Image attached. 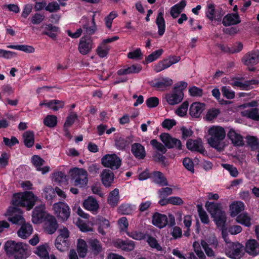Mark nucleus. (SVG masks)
I'll list each match as a JSON object with an SVG mask.
<instances>
[{"mask_svg":"<svg viewBox=\"0 0 259 259\" xmlns=\"http://www.w3.org/2000/svg\"><path fill=\"white\" fill-rule=\"evenodd\" d=\"M243 245L239 242L230 243L225 249V254L232 259H240L242 256Z\"/></svg>","mask_w":259,"mask_h":259,"instance_id":"0eeeda50","label":"nucleus"},{"mask_svg":"<svg viewBox=\"0 0 259 259\" xmlns=\"http://www.w3.org/2000/svg\"><path fill=\"white\" fill-rule=\"evenodd\" d=\"M110 49L109 46L101 42L97 47L96 52L100 58H104L108 55Z\"/></svg>","mask_w":259,"mask_h":259,"instance_id":"79ce46f5","label":"nucleus"},{"mask_svg":"<svg viewBox=\"0 0 259 259\" xmlns=\"http://www.w3.org/2000/svg\"><path fill=\"white\" fill-rule=\"evenodd\" d=\"M34 135L33 132L31 131H26L23 134L24 143L27 147H31L34 142Z\"/></svg>","mask_w":259,"mask_h":259,"instance_id":"ea45409f","label":"nucleus"},{"mask_svg":"<svg viewBox=\"0 0 259 259\" xmlns=\"http://www.w3.org/2000/svg\"><path fill=\"white\" fill-rule=\"evenodd\" d=\"M45 19V16L40 13H35L31 17V22L33 24H39Z\"/></svg>","mask_w":259,"mask_h":259,"instance_id":"052dcab7","label":"nucleus"},{"mask_svg":"<svg viewBox=\"0 0 259 259\" xmlns=\"http://www.w3.org/2000/svg\"><path fill=\"white\" fill-rule=\"evenodd\" d=\"M50 246L49 243H45L36 247L34 253L40 259H50Z\"/></svg>","mask_w":259,"mask_h":259,"instance_id":"aec40b11","label":"nucleus"},{"mask_svg":"<svg viewBox=\"0 0 259 259\" xmlns=\"http://www.w3.org/2000/svg\"><path fill=\"white\" fill-rule=\"evenodd\" d=\"M103 185L106 187H109L114 181V174L109 169H103L100 175Z\"/></svg>","mask_w":259,"mask_h":259,"instance_id":"4be33fe9","label":"nucleus"},{"mask_svg":"<svg viewBox=\"0 0 259 259\" xmlns=\"http://www.w3.org/2000/svg\"><path fill=\"white\" fill-rule=\"evenodd\" d=\"M184 96L182 90L177 89L175 88L174 91L165 95V99L168 105L174 106L181 102Z\"/></svg>","mask_w":259,"mask_h":259,"instance_id":"9b49d317","label":"nucleus"},{"mask_svg":"<svg viewBox=\"0 0 259 259\" xmlns=\"http://www.w3.org/2000/svg\"><path fill=\"white\" fill-rule=\"evenodd\" d=\"M127 57L128 58L131 59L138 60L142 58L143 54L141 52V49L138 48L133 51L130 52L127 54Z\"/></svg>","mask_w":259,"mask_h":259,"instance_id":"bf43d9fd","label":"nucleus"},{"mask_svg":"<svg viewBox=\"0 0 259 259\" xmlns=\"http://www.w3.org/2000/svg\"><path fill=\"white\" fill-rule=\"evenodd\" d=\"M59 9L60 5L56 2H52L49 3L45 8V10L50 13L56 12Z\"/></svg>","mask_w":259,"mask_h":259,"instance_id":"774afa93","label":"nucleus"},{"mask_svg":"<svg viewBox=\"0 0 259 259\" xmlns=\"http://www.w3.org/2000/svg\"><path fill=\"white\" fill-rule=\"evenodd\" d=\"M52 209L54 215L61 222H65L70 216V209L65 202L59 201L54 203Z\"/></svg>","mask_w":259,"mask_h":259,"instance_id":"39448f33","label":"nucleus"},{"mask_svg":"<svg viewBox=\"0 0 259 259\" xmlns=\"http://www.w3.org/2000/svg\"><path fill=\"white\" fill-rule=\"evenodd\" d=\"M127 235L131 238L137 240H141L145 238L146 234L140 231L134 230L127 232Z\"/></svg>","mask_w":259,"mask_h":259,"instance_id":"09e8293b","label":"nucleus"},{"mask_svg":"<svg viewBox=\"0 0 259 259\" xmlns=\"http://www.w3.org/2000/svg\"><path fill=\"white\" fill-rule=\"evenodd\" d=\"M40 106H46L54 111H57L64 107V103L62 101L57 100H45L40 102Z\"/></svg>","mask_w":259,"mask_h":259,"instance_id":"412c9836","label":"nucleus"},{"mask_svg":"<svg viewBox=\"0 0 259 259\" xmlns=\"http://www.w3.org/2000/svg\"><path fill=\"white\" fill-rule=\"evenodd\" d=\"M94 48V45L90 37L84 36L80 39L78 50L81 54L85 55L89 54Z\"/></svg>","mask_w":259,"mask_h":259,"instance_id":"f8f14e48","label":"nucleus"},{"mask_svg":"<svg viewBox=\"0 0 259 259\" xmlns=\"http://www.w3.org/2000/svg\"><path fill=\"white\" fill-rule=\"evenodd\" d=\"M207 143L218 151H223L226 146L224 141L226 136L224 128L219 125H211L207 131Z\"/></svg>","mask_w":259,"mask_h":259,"instance_id":"f257e3e1","label":"nucleus"},{"mask_svg":"<svg viewBox=\"0 0 259 259\" xmlns=\"http://www.w3.org/2000/svg\"><path fill=\"white\" fill-rule=\"evenodd\" d=\"M77 251L80 257H84L86 256L88 251V246L84 240L79 239L77 240Z\"/></svg>","mask_w":259,"mask_h":259,"instance_id":"4c0bfd02","label":"nucleus"},{"mask_svg":"<svg viewBox=\"0 0 259 259\" xmlns=\"http://www.w3.org/2000/svg\"><path fill=\"white\" fill-rule=\"evenodd\" d=\"M198 212L201 222L205 224H207L209 222V219L206 212L203 209L202 207L197 206Z\"/></svg>","mask_w":259,"mask_h":259,"instance_id":"5fc2aeb1","label":"nucleus"},{"mask_svg":"<svg viewBox=\"0 0 259 259\" xmlns=\"http://www.w3.org/2000/svg\"><path fill=\"white\" fill-rule=\"evenodd\" d=\"M131 151L134 155L138 159H143L146 156L145 148L141 144H133Z\"/></svg>","mask_w":259,"mask_h":259,"instance_id":"c85d7f7f","label":"nucleus"},{"mask_svg":"<svg viewBox=\"0 0 259 259\" xmlns=\"http://www.w3.org/2000/svg\"><path fill=\"white\" fill-rule=\"evenodd\" d=\"M156 24L158 27V34L160 36H161L164 34L165 31V22L162 11L159 12L156 19Z\"/></svg>","mask_w":259,"mask_h":259,"instance_id":"c756f323","label":"nucleus"},{"mask_svg":"<svg viewBox=\"0 0 259 259\" xmlns=\"http://www.w3.org/2000/svg\"><path fill=\"white\" fill-rule=\"evenodd\" d=\"M244 209V203L240 201H235L230 205V214L231 217H235Z\"/></svg>","mask_w":259,"mask_h":259,"instance_id":"2f4dec72","label":"nucleus"},{"mask_svg":"<svg viewBox=\"0 0 259 259\" xmlns=\"http://www.w3.org/2000/svg\"><path fill=\"white\" fill-rule=\"evenodd\" d=\"M163 51L162 49L157 50L148 55L146 60L147 62H152L157 59L162 54Z\"/></svg>","mask_w":259,"mask_h":259,"instance_id":"4d7b16f0","label":"nucleus"},{"mask_svg":"<svg viewBox=\"0 0 259 259\" xmlns=\"http://www.w3.org/2000/svg\"><path fill=\"white\" fill-rule=\"evenodd\" d=\"M160 138L165 146L169 149L176 148L181 149L182 148L181 141L178 139L172 138L168 134L163 133L161 134Z\"/></svg>","mask_w":259,"mask_h":259,"instance_id":"4468645a","label":"nucleus"},{"mask_svg":"<svg viewBox=\"0 0 259 259\" xmlns=\"http://www.w3.org/2000/svg\"><path fill=\"white\" fill-rule=\"evenodd\" d=\"M242 115L254 120L259 119L258 111L255 109L245 110L242 112Z\"/></svg>","mask_w":259,"mask_h":259,"instance_id":"864d4df0","label":"nucleus"},{"mask_svg":"<svg viewBox=\"0 0 259 259\" xmlns=\"http://www.w3.org/2000/svg\"><path fill=\"white\" fill-rule=\"evenodd\" d=\"M55 246L57 249L60 251H65L68 249V241L64 239H61L60 241H58V239L56 238L55 241Z\"/></svg>","mask_w":259,"mask_h":259,"instance_id":"8fccbe9b","label":"nucleus"},{"mask_svg":"<svg viewBox=\"0 0 259 259\" xmlns=\"http://www.w3.org/2000/svg\"><path fill=\"white\" fill-rule=\"evenodd\" d=\"M5 215L13 224L21 225L25 223V219L22 216V211L15 207H9Z\"/></svg>","mask_w":259,"mask_h":259,"instance_id":"6e6552de","label":"nucleus"},{"mask_svg":"<svg viewBox=\"0 0 259 259\" xmlns=\"http://www.w3.org/2000/svg\"><path fill=\"white\" fill-rule=\"evenodd\" d=\"M205 208L210 213L218 227H224L226 217L225 212L222 210L221 204L213 202L207 201L205 204Z\"/></svg>","mask_w":259,"mask_h":259,"instance_id":"20e7f679","label":"nucleus"},{"mask_svg":"<svg viewBox=\"0 0 259 259\" xmlns=\"http://www.w3.org/2000/svg\"><path fill=\"white\" fill-rule=\"evenodd\" d=\"M243 63L247 66L248 69L253 71V66L259 63V50L248 52L242 58Z\"/></svg>","mask_w":259,"mask_h":259,"instance_id":"9d476101","label":"nucleus"},{"mask_svg":"<svg viewBox=\"0 0 259 259\" xmlns=\"http://www.w3.org/2000/svg\"><path fill=\"white\" fill-rule=\"evenodd\" d=\"M240 22L239 16L237 13H230L223 19L222 23L225 26L236 25Z\"/></svg>","mask_w":259,"mask_h":259,"instance_id":"393cba45","label":"nucleus"},{"mask_svg":"<svg viewBox=\"0 0 259 259\" xmlns=\"http://www.w3.org/2000/svg\"><path fill=\"white\" fill-rule=\"evenodd\" d=\"M74 185L80 188L85 187L88 183L87 171L83 168H74L71 170Z\"/></svg>","mask_w":259,"mask_h":259,"instance_id":"423d86ee","label":"nucleus"},{"mask_svg":"<svg viewBox=\"0 0 259 259\" xmlns=\"http://www.w3.org/2000/svg\"><path fill=\"white\" fill-rule=\"evenodd\" d=\"M173 83L172 80L169 77H162L157 80L153 86L159 90H164Z\"/></svg>","mask_w":259,"mask_h":259,"instance_id":"72a5a7b5","label":"nucleus"},{"mask_svg":"<svg viewBox=\"0 0 259 259\" xmlns=\"http://www.w3.org/2000/svg\"><path fill=\"white\" fill-rule=\"evenodd\" d=\"M205 104L200 102L192 103L189 109L190 115L195 118L199 117L205 109Z\"/></svg>","mask_w":259,"mask_h":259,"instance_id":"b1692460","label":"nucleus"},{"mask_svg":"<svg viewBox=\"0 0 259 259\" xmlns=\"http://www.w3.org/2000/svg\"><path fill=\"white\" fill-rule=\"evenodd\" d=\"M77 119V115L74 112H71L67 117L64 125V128L66 131L72 125L75 121Z\"/></svg>","mask_w":259,"mask_h":259,"instance_id":"a19ab883","label":"nucleus"},{"mask_svg":"<svg viewBox=\"0 0 259 259\" xmlns=\"http://www.w3.org/2000/svg\"><path fill=\"white\" fill-rule=\"evenodd\" d=\"M45 204L41 203L35 207L32 211V221L34 224H40L45 220L47 215L49 214L45 211Z\"/></svg>","mask_w":259,"mask_h":259,"instance_id":"ddd939ff","label":"nucleus"},{"mask_svg":"<svg viewBox=\"0 0 259 259\" xmlns=\"http://www.w3.org/2000/svg\"><path fill=\"white\" fill-rule=\"evenodd\" d=\"M83 208L91 211L93 214H97L99 209V204L98 201L93 196H89L82 202Z\"/></svg>","mask_w":259,"mask_h":259,"instance_id":"a211bd4d","label":"nucleus"},{"mask_svg":"<svg viewBox=\"0 0 259 259\" xmlns=\"http://www.w3.org/2000/svg\"><path fill=\"white\" fill-rule=\"evenodd\" d=\"M189 106L188 101L184 102L175 111V113L180 117L186 115Z\"/></svg>","mask_w":259,"mask_h":259,"instance_id":"c03bdc74","label":"nucleus"},{"mask_svg":"<svg viewBox=\"0 0 259 259\" xmlns=\"http://www.w3.org/2000/svg\"><path fill=\"white\" fill-rule=\"evenodd\" d=\"M44 195L45 198L48 200H52L55 197V191L52 186H47L44 188Z\"/></svg>","mask_w":259,"mask_h":259,"instance_id":"3c124183","label":"nucleus"},{"mask_svg":"<svg viewBox=\"0 0 259 259\" xmlns=\"http://www.w3.org/2000/svg\"><path fill=\"white\" fill-rule=\"evenodd\" d=\"M38 200V198L32 192L26 191L14 194L12 202L14 205L24 207L29 210Z\"/></svg>","mask_w":259,"mask_h":259,"instance_id":"7ed1b4c3","label":"nucleus"},{"mask_svg":"<svg viewBox=\"0 0 259 259\" xmlns=\"http://www.w3.org/2000/svg\"><path fill=\"white\" fill-rule=\"evenodd\" d=\"M101 164L105 167L117 169L121 165V159L115 154H107L102 157Z\"/></svg>","mask_w":259,"mask_h":259,"instance_id":"1a4fd4ad","label":"nucleus"},{"mask_svg":"<svg viewBox=\"0 0 259 259\" xmlns=\"http://www.w3.org/2000/svg\"><path fill=\"white\" fill-rule=\"evenodd\" d=\"M118 16L116 11L111 12L108 15L104 18L105 26L108 28L111 29L113 20Z\"/></svg>","mask_w":259,"mask_h":259,"instance_id":"de8ad7c7","label":"nucleus"},{"mask_svg":"<svg viewBox=\"0 0 259 259\" xmlns=\"http://www.w3.org/2000/svg\"><path fill=\"white\" fill-rule=\"evenodd\" d=\"M186 146L189 150L194 151L203 152L204 150L203 148L202 142L200 139L196 140L189 139L186 143Z\"/></svg>","mask_w":259,"mask_h":259,"instance_id":"bb28decb","label":"nucleus"},{"mask_svg":"<svg viewBox=\"0 0 259 259\" xmlns=\"http://www.w3.org/2000/svg\"><path fill=\"white\" fill-rule=\"evenodd\" d=\"M110 227V223L108 220L102 219L100 222L98 231L102 235L106 234L105 230Z\"/></svg>","mask_w":259,"mask_h":259,"instance_id":"603ef678","label":"nucleus"},{"mask_svg":"<svg viewBox=\"0 0 259 259\" xmlns=\"http://www.w3.org/2000/svg\"><path fill=\"white\" fill-rule=\"evenodd\" d=\"M222 94L228 99H232L235 97V92L229 87L224 86L221 89Z\"/></svg>","mask_w":259,"mask_h":259,"instance_id":"6e6d98bb","label":"nucleus"},{"mask_svg":"<svg viewBox=\"0 0 259 259\" xmlns=\"http://www.w3.org/2000/svg\"><path fill=\"white\" fill-rule=\"evenodd\" d=\"M57 123V118L55 115H47L44 119V123L49 127H54Z\"/></svg>","mask_w":259,"mask_h":259,"instance_id":"49530a36","label":"nucleus"},{"mask_svg":"<svg viewBox=\"0 0 259 259\" xmlns=\"http://www.w3.org/2000/svg\"><path fill=\"white\" fill-rule=\"evenodd\" d=\"M150 144L152 146L153 148L155 149L157 151H160L162 153H165L166 149L164 146H163L161 143L158 142L156 140H152L150 141Z\"/></svg>","mask_w":259,"mask_h":259,"instance_id":"13d9d810","label":"nucleus"},{"mask_svg":"<svg viewBox=\"0 0 259 259\" xmlns=\"http://www.w3.org/2000/svg\"><path fill=\"white\" fill-rule=\"evenodd\" d=\"M220 113V110L217 109H211L209 110L206 115L207 120L211 121L215 118Z\"/></svg>","mask_w":259,"mask_h":259,"instance_id":"338daca9","label":"nucleus"},{"mask_svg":"<svg viewBox=\"0 0 259 259\" xmlns=\"http://www.w3.org/2000/svg\"><path fill=\"white\" fill-rule=\"evenodd\" d=\"M31 162L37 169H40V166H42L45 161L38 155H33L31 158Z\"/></svg>","mask_w":259,"mask_h":259,"instance_id":"e2e57ef3","label":"nucleus"},{"mask_svg":"<svg viewBox=\"0 0 259 259\" xmlns=\"http://www.w3.org/2000/svg\"><path fill=\"white\" fill-rule=\"evenodd\" d=\"M205 13L206 17L210 21L213 20L220 21L224 15V13L221 9H215L214 5L212 4L207 5Z\"/></svg>","mask_w":259,"mask_h":259,"instance_id":"dca6fc26","label":"nucleus"},{"mask_svg":"<svg viewBox=\"0 0 259 259\" xmlns=\"http://www.w3.org/2000/svg\"><path fill=\"white\" fill-rule=\"evenodd\" d=\"M95 224V220L92 218L90 222L88 223L84 222L83 221L78 220L76 222V225L82 232L93 231L92 226Z\"/></svg>","mask_w":259,"mask_h":259,"instance_id":"473e14b6","label":"nucleus"},{"mask_svg":"<svg viewBox=\"0 0 259 259\" xmlns=\"http://www.w3.org/2000/svg\"><path fill=\"white\" fill-rule=\"evenodd\" d=\"M5 250L8 255L13 256L15 259H26L31 254L28 244L13 240H9L5 243Z\"/></svg>","mask_w":259,"mask_h":259,"instance_id":"f03ea898","label":"nucleus"},{"mask_svg":"<svg viewBox=\"0 0 259 259\" xmlns=\"http://www.w3.org/2000/svg\"><path fill=\"white\" fill-rule=\"evenodd\" d=\"M142 67L140 65H133L126 68H123L117 71L119 75H126L131 73H137L141 71Z\"/></svg>","mask_w":259,"mask_h":259,"instance_id":"7c9ffc66","label":"nucleus"},{"mask_svg":"<svg viewBox=\"0 0 259 259\" xmlns=\"http://www.w3.org/2000/svg\"><path fill=\"white\" fill-rule=\"evenodd\" d=\"M90 244L92 249L95 253H99L101 251L102 246L98 240L96 239L92 240L90 242Z\"/></svg>","mask_w":259,"mask_h":259,"instance_id":"69168bd1","label":"nucleus"},{"mask_svg":"<svg viewBox=\"0 0 259 259\" xmlns=\"http://www.w3.org/2000/svg\"><path fill=\"white\" fill-rule=\"evenodd\" d=\"M119 227L121 231L125 232L127 233V228L128 227V223L125 217H122L118 221Z\"/></svg>","mask_w":259,"mask_h":259,"instance_id":"0e129e2a","label":"nucleus"},{"mask_svg":"<svg viewBox=\"0 0 259 259\" xmlns=\"http://www.w3.org/2000/svg\"><path fill=\"white\" fill-rule=\"evenodd\" d=\"M119 200V190L118 189H115L109 195L108 198V204L111 206H115L117 205Z\"/></svg>","mask_w":259,"mask_h":259,"instance_id":"58836bf2","label":"nucleus"},{"mask_svg":"<svg viewBox=\"0 0 259 259\" xmlns=\"http://www.w3.org/2000/svg\"><path fill=\"white\" fill-rule=\"evenodd\" d=\"M245 250L249 255L255 256L259 254V243L255 239H249L245 243Z\"/></svg>","mask_w":259,"mask_h":259,"instance_id":"6ab92c4d","label":"nucleus"},{"mask_svg":"<svg viewBox=\"0 0 259 259\" xmlns=\"http://www.w3.org/2000/svg\"><path fill=\"white\" fill-rule=\"evenodd\" d=\"M236 221L246 227H249L251 225V219L246 213H241L236 218Z\"/></svg>","mask_w":259,"mask_h":259,"instance_id":"37998d69","label":"nucleus"},{"mask_svg":"<svg viewBox=\"0 0 259 259\" xmlns=\"http://www.w3.org/2000/svg\"><path fill=\"white\" fill-rule=\"evenodd\" d=\"M58 227V225L55 217L51 214L47 215L43 225L44 231L49 234H53Z\"/></svg>","mask_w":259,"mask_h":259,"instance_id":"2eb2a0df","label":"nucleus"},{"mask_svg":"<svg viewBox=\"0 0 259 259\" xmlns=\"http://www.w3.org/2000/svg\"><path fill=\"white\" fill-rule=\"evenodd\" d=\"M227 137L234 146H241L244 144L243 138L238 131L233 128H229Z\"/></svg>","mask_w":259,"mask_h":259,"instance_id":"f3484780","label":"nucleus"},{"mask_svg":"<svg viewBox=\"0 0 259 259\" xmlns=\"http://www.w3.org/2000/svg\"><path fill=\"white\" fill-rule=\"evenodd\" d=\"M115 245L118 248L125 251H131L135 248L134 242L131 240H118L115 243Z\"/></svg>","mask_w":259,"mask_h":259,"instance_id":"e433bc0d","label":"nucleus"},{"mask_svg":"<svg viewBox=\"0 0 259 259\" xmlns=\"http://www.w3.org/2000/svg\"><path fill=\"white\" fill-rule=\"evenodd\" d=\"M20 228L18 230L17 234L19 237L25 239L31 235L33 228L29 224L24 223L21 225Z\"/></svg>","mask_w":259,"mask_h":259,"instance_id":"a878e982","label":"nucleus"},{"mask_svg":"<svg viewBox=\"0 0 259 259\" xmlns=\"http://www.w3.org/2000/svg\"><path fill=\"white\" fill-rule=\"evenodd\" d=\"M151 178L153 182L161 186H165L168 185V182L166 179L161 172L154 171L151 175Z\"/></svg>","mask_w":259,"mask_h":259,"instance_id":"f704fd0d","label":"nucleus"},{"mask_svg":"<svg viewBox=\"0 0 259 259\" xmlns=\"http://www.w3.org/2000/svg\"><path fill=\"white\" fill-rule=\"evenodd\" d=\"M152 222L153 225L162 228L167 225V218L165 214L156 212L153 215Z\"/></svg>","mask_w":259,"mask_h":259,"instance_id":"5701e85b","label":"nucleus"},{"mask_svg":"<svg viewBox=\"0 0 259 259\" xmlns=\"http://www.w3.org/2000/svg\"><path fill=\"white\" fill-rule=\"evenodd\" d=\"M134 209V206L130 204H122L118 208V212L122 214H129Z\"/></svg>","mask_w":259,"mask_h":259,"instance_id":"a18cd8bd","label":"nucleus"},{"mask_svg":"<svg viewBox=\"0 0 259 259\" xmlns=\"http://www.w3.org/2000/svg\"><path fill=\"white\" fill-rule=\"evenodd\" d=\"M186 5L185 0H181V1L171 7L170 10V15L173 18H177L180 13L182 12L184 8Z\"/></svg>","mask_w":259,"mask_h":259,"instance_id":"c9c22d12","label":"nucleus"},{"mask_svg":"<svg viewBox=\"0 0 259 259\" xmlns=\"http://www.w3.org/2000/svg\"><path fill=\"white\" fill-rule=\"evenodd\" d=\"M159 198H166L168 195L172 194V189L170 187L161 188L158 191Z\"/></svg>","mask_w":259,"mask_h":259,"instance_id":"680f3d73","label":"nucleus"},{"mask_svg":"<svg viewBox=\"0 0 259 259\" xmlns=\"http://www.w3.org/2000/svg\"><path fill=\"white\" fill-rule=\"evenodd\" d=\"M41 27L45 29V31L43 32L44 34L47 35L52 39H56L57 33L59 31V28L58 27L54 26L51 24H43Z\"/></svg>","mask_w":259,"mask_h":259,"instance_id":"cd10ccee","label":"nucleus"}]
</instances>
